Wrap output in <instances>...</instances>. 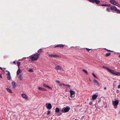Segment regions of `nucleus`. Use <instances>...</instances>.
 <instances>
[{"mask_svg": "<svg viewBox=\"0 0 120 120\" xmlns=\"http://www.w3.org/2000/svg\"><path fill=\"white\" fill-rule=\"evenodd\" d=\"M103 67L106 68L109 72L113 75H120V72L116 71H115L112 70L108 68L105 67L104 66H103Z\"/></svg>", "mask_w": 120, "mask_h": 120, "instance_id": "f257e3e1", "label": "nucleus"}, {"mask_svg": "<svg viewBox=\"0 0 120 120\" xmlns=\"http://www.w3.org/2000/svg\"><path fill=\"white\" fill-rule=\"evenodd\" d=\"M40 54L38 53L35 54L33 56H30V58L32 61H35L37 60L39 57Z\"/></svg>", "mask_w": 120, "mask_h": 120, "instance_id": "f03ea898", "label": "nucleus"}, {"mask_svg": "<svg viewBox=\"0 0 120 120\" xmlns=\"http://www.w3.org/2000/svg\"><path fill=\"white\" fill-rule=\"evenodd\" d=\"M70 109V107L67 106L66 107H64L61 110V111L63 113H66L68 112Z\"/></svg>", "mask_w": 120, "mask_h": 120, "instance_id": "7ed1b4c3", "label": "nucleus"}, {"mask_svg": "<svg viewBox=\"0 0 120 120\" xmlns=\"http://www.w3.org/2000/svg\"><path fill=\"white\" fill-rule=\"evenodd\" d=\"M111 9L112 11H116L118 13L120 14V10L117 8L115 6H112L111 7Z\"/></svg>", "mask_w": 120, "mask_h": 120, "instance_id": "20e7f679", "label": "nucleus"}, {"mask_svg": "<svg viewBox=\"0 0 120 120\" xmlns=\"http://www.w3.org/2000/svg\"><path fill=\"white\" fill-rule=\"evenodd\" d=\"M112 103L114 107L115 108H117L119 104V102L118 100H117L115 101H113Z\"/></svg>", "mask_w": 120, "mask_h": 120, "instance_id": "39448f33", "label": "nucleus"}, {"mask_svg": "<svg viewBox=\"0 0 120 120\" xmlns=\"http://www.w3.org/2000/svg\"><path fill=\"white\" fill-rule=\"evenodd\" d=\"M70 92L71 94V97L72 98H74L75 97V92L73 91H72L71 90H70Z\"/></svg>", "mask_w": 120, "mask_h": 120, "instance_id": "423d86ee", "label": "nucleus"}, {"mask_svg": "<svg viewBox=\"0 0 120 120\" xmlns=\"http://www.w3.org/2000/svg\"><path fill=\"white\" fill-rule=\"evenodd\" d=\"M46 106L47 108L49 110L51 109L52 107L51 104L50 103L46 104Z\"/></svg>", "mask_w": 120, "mask_h": 120, "instance_id": "0eeeda50", "label": "nucleus"}, {"mask_svg": "<svg viewBox=\"0 0 120 120\" xmlns=\"http://www.w3.org/2000/svg\"><path fill=\"white\" fill-rule=\"evenodd\" d=\"M11 84L12 86L13 89L16 88V83L14 81H13L12 82Z\"/></svg>", "mask_w": 120, "mask_h": 120, "instance_id": "6e6552de", "label": "nucleus"}, {"mask_svg": "<svg viewBox=\"0 0 120 120\" xmlns=\"http://www.w3.org/2000/svg\"><path fill=\"white\" fill-rule=\"evenodd\" d=\"M93 81L95 85L98 87L100 86V84L98 82L96 79H94Z\"/></svg>", "mask_w": 120, "mask_h": 120, "instance_id": "1a4fd4ad", "label": "nucleus"}, {"mask_svg": "<svg viewBox=\"0 0 120 120\" xmlns=\"http://www.w3.org/2000/svg\"><path fill=\"white\" fill-rule=\"evenodd\" d=\"M49 57L54 58H58V57L59 56L57 55H53L52 54H49Z\"/></svg>", "mask_w": 120, "mask_h": 120, "instance_id": "9d476101", "label": "nucleus"}, {"mask_svg": "<svg viewBox=\"0 0 120 120\" xmlns=\"http://www.w3.org/2000/svg\"><path fill=\"white\" fill-rule=\"evenodd\" d=\"M60 69V70H63V69L62 67L60 65H57V66H56L55 67V69L57 70H58L59 69Z\"/></svg>", "mask_w": 120, "mask_h": 120, "instance_id": "9b49d317", "label": "nucleus"}, {"mask_svg": "<svg viewBox=\"0 0 120 120\" xmlns=\"http://www.w3.org/2000/svg\"><path fill=\"white\" fill-rule=\"evenodd\" d=\"M65 45H63L62 44H58L55 47V48H56V47H62L63 48L64 47V46H65Z\"/></svg>", "mask_w": 120, "mask_h": 120, "instance_id": "f8f14e48", "label": "nucleus"}, {"mask_svg": "<svg viewBox=\"0 0 120 120\" xmlns=\"http://www.w3.org/2000/svg\"><path fill=\"white\" fill-rule=\"evenodd\" d=\"M109 1L110 3L115 5L117 4V2L114 0H110Z\"/></svg>", "mask_w": 120, "mask_h": 120, "instance_id": "ddd939ff", "label": "nucleus"}, {"mask_svg": "<svg viewBox=\"0 0 120 120\" xmlns=\"http://www.w3.org/2000/svg\"><path fill=\"white\" fill-rule=\"evenodd\" d=\"M43 86L45 87H48L49 89H52V88L50 87L48 85H46L45 84V83H43Z\"/></svg>", "mask_w": 120, "mask_h": 120, "instance_id": "4468645a", "label": "nucleus"}, {"mask_svg": "<svg viewBox=\"0 0 120 120\" xmlns=\"http://www.w3.org/2000/svg\"><path fill=\"white\" fill-rule=\"evenodd\" d=\"M38 89L39 90H41L44 91H46L47 90L46 89L44 88L41 87L39 86L38 87Z\"/></svg>", "mask_w": 120, "mask_h": 120, "instance_id": "2eb2a0df", "label": "nucleus"}, {"mask_svg": "<svg viewBox=\"0 0 120 120\" xmlns=\"http://www.w3.org/2000/svg\"><path fill=\"white\" fill-rule=\"evenodd\" d=\"M98 95L95 94L93 95L92 97V98L93 100H95L96 99L98 96Z\"/></svg>", "mask_w": 120, "mask_h": 120, "instance_id": "dca6fc26", "label": "nucleus"}, {"mask_svg": "<svg viewBox=\"0 0 120 120\" xmlns=\"http://www.w3.org/2000/svg\"><path fill=\"white\" fill-rule=\"evenodd\" d=\"M22 97L25 99H27L28 97L25 94H22Z\"/></svg>", "mask_w": 120, "mask_h": 120, "instance_id": "f3484780", "label": "nucleus"}, {"mask_svg": "<svg viewBox=\"0 0 120 120\" xmlns=\"http://www.w3.org/2000/svg\"><path fill=\"white\" fill-rule=\"evenodd\" d=\"M19 79L21 80H23V77L22 76V74H20L19 76Z\"/></svg>", "mask_w": 120, "mask_h": 120, "instance_id": "a211bd4d", "label": "nucleus"}, {"mask_svg": "<svg viewBox=\"0 0 120 120\" xmlns=\"http://www.w3.org/2000/svg\"><path fill=\"white\" fill-rule=\"evenodd\" d=\"M21 72V70L19 68L17 72V75H18Z\"/></svg>", "mask_w": 120, "mask_h": 120, "instance_id": "6ab92c4d", "label": "nucleus"}, {"mask_svg": "<svg viewBox=\"0 0 120 120\" xmlns=\"http://www.w3.org/2000/svg\"><path fill=\"white\" fill-rule=\"evenodd\" d=\"M6 89L8 91V92L11 93H12V90L8 88H6Z\"/></svg>", "mask_w": 120, "mask_h": 120, "instance_id": "aec40b11", "label": "nucleus"}, {"mask_svg": "<svg viewBox=\"0 0 120 120\" xmlns=\"http://www.w3.org/2000/svg\"><path fill=\"white\" fill-rule=\"evenodd\" d=\"M7 79L8 80H10L11 79V77L10 75V74L9 75H7Z\"/></svg>", "mask_w": 120, "mask_h": 120, "instance_id": "412c9836", "label": "nucleus"}, {"mask_svg": "<svg viewBox=\"0 0 120 120\" xmlns=\"http://www.w3.org/2000/svg\"><path fill=\"white\" fill-rule=\"evenodd\" d=\"M60 111L59 108L56 107L55 109V112L57 113L58 112Z\"/></svg>", "mask_w": 120, "mask_h": 120, "instance_id": "4be33fe9", "label": "nucleus"}, {"mask_svg": "<svg viewBox=\"0 0 120 120\" xmlns=\"http://www.w3.org/2000/svg\"><path fill=\"white\" fill-rule=\"evenodd\" d=\"M94 2H95L96 4H98L100 3V1L99 0H94Z\"/></svg>", "mask_w": 120, "mask_h": 120, "instance_id": "5701e85b", "label": "nucleus"}, {"mask_svg": "<svg viewBox=\"0 0 120 120\" xmlns=\"http://www.w3.org/2000/svg\"><path fill=\"white\" fill-rule=\"evenodd\" d=\"M111 54V53H106L105 55V56H110Z\"/></svg>", "mask_w": 120, "mask_h": 120, "instance_id": "b1692460", "label": "nucleus"}, {"mask_svg": "<svg viewBox=\"0 0 120 120\" xmlns=\"http://www.w3.org/2000/svg\"><path fill=\"white\" fill-rule=\"evenodd\" d=\"M17 65H18V68H19V67L20 65V62H19V61H18L17 62Z\"/></svg>", "mask_w": 120, "mask_h": 120, "instance_id": "393cba45", "label": "nucleus"}, {"mask_svg": "<svg viewBox=\"0 0 120 120\" xmlns=\"http://www.w3.org/2000/svg\"><path fill=\"white\" fill-rule=\"evenodd\" d=\"M82 71H84L85 73H86L87 75H88V73L87 71L86 70H85V69H83Z\"/></svg>", "mask_w": 120, "mask_h": 120, "instance_id": "a878e982", "label": "nucleus"}, {"mask_svg": "<svg viewBox=\"0 0 120 120\" xmlns=\"http://www.w3.org/2000/svg\"><path fill=\"white\" fill-rule=\"evenodd\" d=\"M5 72H8V73L6 74V75H9V74H10V72L9 71H8L7 70L6 71H5Z\"/></svg>", "mask_w": 120, "mask_h": 120, "instance_id": "bb28decb", "label": "nucleus"}, {"mask_svg": "<svg viewBox=\"0 0 120 120\" xmlns=\"http://www.w3.org/2000/svg\"><path fill=\"white\" fill-rule=\"evenodd\" d=\"M42 51V49H41L38 51V52H41Z\"/></svg>", "mask_w": 120, "mask_h": 120, "instance_id": "cd10ccee", "label": "nucleus"}, {"mask_svg": "<svg viewBox=\"0 0 120 120\" xmlns=\"http://www.w3.org/2000/svg\"><path fill=\"white\" fill-rule=\"evenodd\" d=\"M106 10L108 11V12L110 11V10L109 8H106Z\"/></svg>", "mask_w": 120, "mask_h": 120, "instance_id": "c85d7f7f", "label": "nucleus"}, {"mask_svg": "<svg viewBox=\"0 0 120 120\" xmlns=\"http://www.w3.org/2000/svg\"><path fill=\"white\" fill-rule=\"evenodd\" d=\"M115 5L116 6H118L119 7H120V5L118 3H117V4H116V5Z\"/></svg>", "mask_w": 120, "mask_h": 120, "instance_id": "c756f323", "label": "nucleus"}, {"mask_svg": "<svg viewBox=\"0 0 120 120\" xmlns=\"http://www.w3.org/2000/svg\"><path fill=\"white\" fill-rule=\"evenodd\" d=\"M89 1L90 2L94 3V0H89Z\"/></svg>", "mask_w": 120, "mask_h": 120, "instance_id": "7c9ffc66", "label": "nucleus"}, {"mask_svg": "<svg viewBox=\"0 0 120 120\" xmlns=\"http://www.w3.org/2000/svg\"><path fill=\"white\" fill-rule=\"evenodd\" d=\"M92 74L93 75V76L96 78H97V76H96V75L94 74V73H92Z\"/></svg>", "mask_w": 120, "mask_h": 120, "instance_id": "2f4dec72", "label": "nucleus"}, {"mask_svg": "<svg viewBox=\"0 0 120 120\" xmlns=\"http://www.w3.org/2000/svg\"><path fill=\"white\" fill-rule=\"evenodd\" d=\"M51 112V111H47V115H48Z\"/></svg>", "mask_w": 120, "mask_h": 120, "instance_id": "473e14b6", "label": "nucleus"}, {"mask_svg": "<svg viewBox=\"0 0 120 120\" xmlns=\"http://www.w3.org/2000/svg\"><path fill=\"white\" fill-rule=\"evenodd\" d=\"M86 49L89 52L92 49H88V48H86Z\"/></svg>", "mask_w": 120, "mask_h": 120, "instance_id": "72a5a7b5", "label": "nucleus"}, {"mask_svg": "<svg viewBox=\"0 0 120 120\" xmlns=\"http://www.w3.org/2000/svg\"><path fill=\"white\" fill-rule=\"evenodd\" d=\"M105 49L108 51V52H113V51H111V50H108V49Z\"/></svg>", "mask_w": 120, "mask_h": 120, "instance_id": "f704fd0d", "label": "nucleus"}, {"mask_svg": "<svg viewBox=\"0 0 120 120\" xmlns=\"http://www.w3.org/2000/svg\"><path fill=\"white\" fill-rule=\"evenodd\" d=\"M63 85L66 86V84H65L63 83H61L60 84V86H62Z\"/></svg>", "mask_w": 120, "mask_h": 120, "instance_id": "c9c22d12", "label": "nucleus"}, {"mask_svg": "<svg viewBox=\"0 0 120 120\" xmlns=\"http://www.w3.org/2000/svg\"><path fill=\"white\" fill-rule=\"evenodd\" d=\"M101 6H105L107 5H106V4H102L101 5Z\"/></svg>", "mask_w": 120, "mask_h": 120, "instance_id": "e433bc0d", "label": "nucleus"}, {"mask_svg": "<svg viewBox=\"0 0 120 120\" xmlns=\"http://www.w3.org/2000/svg\"><path fill=\"white\" fill-rule=\"evenodd\" d=\"M92 104H93V102L92 101H91L89 103V104L90 105H92Z\"/></svg>", "mask_w": 120, "mask_h": 120, "instance_id": "4c0bfd02", "label": "nucleus"}, {"mask_svg": "<svg viewBox=\"0 0 120 120\" xmlns=\"http://www.w3.org/2000/svg\"><path fill=\"white\" fill-rule=\"evenodd\" d=\"M29 71L31 72H33V70L32 69H30L29 70Z\"/></svg>", "mask_w": 120, "mask_h": 120, "instance_id": "58836bf2", "label": "nucleus"}, {"mask_svg": "<svg viewBox=\"0 0 120 120\" xmlns=\"http://www.w3.org/2000/svg\"><path fill=\"white\" fill-rule=\"evenodd\" d=\"M107 6H108V7H109L110 6H111V5L110 4H106Z\"/></svg>", "mask_w": 120, "mask_h": 120, "instance_id": "ea45409f", "label": "nucleus"}, {"mask_svg": "<svg viewBox=\"0 0 120 120\" xmlns=\"http://www.w3.org/2000/svg\"><path fill=\"white\" fill-rule=\"evenodd\" d=\"M116 92L117 93H118L119 92V90H117Z\"/></svg>", "mask_w": 120, "mask_h": 120, "instance_id": "a19ab883", "label": "nucleus"}, {"mask_svg": "<svg viewBox=\"0 0 120 120\" xmlns=\"http://www.w3.org/2000/svg\"><path fill=\"white\" fill-rule=\"evenodd\" d=\"M56 82H60V81L58 80H57L56 81Z\"/></svg>", "mask_w": 120, "mask_h": 120, "instance_id": "79ce46f5", "label": "nucleus"}, {"mask_svg": "<svg viewBox=\"0 0 120 120\" xmlns=\"http://www.w3.org/2000/svg\"><path fill=\"white\" fill-rule=\"evenodd\" d=\"M118 88H120V84L118 86Z\"/></svg>", "mask_w": 120, "mask_h": 120, "instance_id": "37998d69", "label": "nucleus"}, {"mask_svg": "<svg viewBox=\"0 0 120 120\" xmlns=\"http://www.w3.org/2000/svg\"><path fill=\"white\" fill-rule=\"evenodd\" d=\"M0 77L1 78H2V75L1 74H0Z\"/></svg>", "mask_w": 120, "mask_h": 120, "instance_id": "c03bdc74", "label": "nucleus"}, {"mask_svg": "<svg viewBox=\"0 0 120 120\" xmlns=\"http://www.w3.org/2000/svg\"><path fill=\"white\" fill-rule=\"evenodd\" d=\"M13 63L14 64H15L16 63V61H14L13 62Z\"/></svg>", "mask_w": 120, "mask_h": 120, "instance_id": "a18cd8bd", "label": "nucleus"}, {"mask_svg": "<svg viewBox=\"0 0 120 120\" xmlns=\"http://www.w3.org/2000/svg\"><path fill=\"white\" fill-rule=\"evenodd\" d=\"M66 86H68L69 87H70V85L68 84V85H66Z\"/></svg>", "mask_w": 120, "mask_h": 120, "instance_id": "49530a36", "label": "nucleus"}, {"mask_svg": "<svg viewBox=\"0 0 120 120\" xmlns=\"http://www.w3.org/2000/svg\"><path fill=\"white\" fill-rule=\"evenodd\" d=\"M0 69L1 70H2L3 68H2L0 67Z\"/></svg>", "mask_w": 120, "mask_h": 120, "instance_id": "de8ad7c7", "label": "nucleus"}, {"mask_svg": "<svg viewBox=\"0 0 120 120\" xmlns=\"http://www.w3.org/2000/svg\"><path fill=\"white\" fill-rule=\"evenodd\" d=\"M6 68H3V69H6Z\"/></svg>", "mask_w": 120, "mask_h": 120, "instance_id": "09e8293b", "label": "nucleus"}, {"mask_svg": "<svg viewBox=\"0 0 120 120\" xmlns=\"http://www.w3.org/2000/svg\"><path fill=\"white\" fill-rule=\"evenodd\" d=\"M26 58V57H23V58Z\"/></svg>", "mask_w": 120, "mask_h": 120, "instance_id": "8fccbe9b", "label": "nucleus"}, {"mask_svg": "<svg viewBox=\"0 0 120 120\" xmlns=\"http://www.w3.org/2000/svg\"><path fill=\"white\" fill-rule=\"evenodd\" d=\"M106 89V87H105V88H104V89H105H105Z\"/></svg>", "mask_w": 120, "mask_h": 120, "instance_id": "3c124183", "label": "nucleus"}, {"mask_svg": "<svg viewBox=\"0 0 120 120\" xmlns=\"http://www.w3.org/2000/svg\"><path fill=\"white\" fill-rule=\"evenodd\" d=\"M75 120H78V119H75Z\"/></svg>", "mask_w": 120, "mask_h": 120, "instance_id": "603ef678", "label": "nucleus"}, {"mask_svg": "<svg viewBox=\"0 0 120 120\" xmlns=\"http://www.w3.org/2000/svg\"><path fill=\"white\" fill-rule=\"evenodd\" d=\"M119 56L120 57V55H119Z\"/></svg>", "mask_w": 120, "mask_h": 120, "instance_id": "864d4df0", "label": "nucleus"}, {"mask_svg": "<svg viewBox=\"0 0 120 120\" xmlns=\"http://www.w3.org/2000/svg\"><path fill=\"white\" fill-rule=\"evenodd\" d=\"M61 115V114H59V115Z\"/></svg>", "mask_w": 120, "mask_h": 120, "instance_id": "5fc2aeb1", "label": "nucleus"}, {"mask_svg": "<svg viewBox=\"0 0 120 120\" xmlns=\"http://www.w3.org/2000/svg\"><path fill=\"white\" fill-rule=\"evenodd\" d=\"M90 81H91V80H90Z\"/></svg>", "mask_w": 120, "mask_h": 120, "instance_id": "6e6d98bb", "label": "nucleus"}]
</instances>
